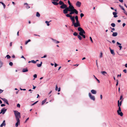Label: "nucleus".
<instances>
[{"mask_svg":"<svg viewBox=\"0 0 127 127\" xmlns=\"http://www.w3.org/2000/svg\"><path fill=\"white\" fill-rule=\"evenodd\" d=\"M31 62L34 64H35L36 63V61H34V60H32Z\"/></svg>","mask_w":127,"mask_h":127,"instance_id":"44","label":"nucleus"},{"mask_svg":"<svg viewBox=\"0 0 127 127\" xmlns=\"http://www.w3.org/2000/svg\"><path fill=\"white\" fill-rule=\"evenodd\" d=\"M58 87H57V85H56V89H55V90L56 91H57L58 90Z\"/></svg>","mask_w":127,"mask_h":127,"instance_id":"53","label":"nucleus"},{"mask_svg":"<svg viewBox=\"0 0 127 127\" xmlns=\"http://www.w3.org/2000/svg\"><path fill=\"white\" fill-rule=\"evenodd\" d=\"M2 100L4 102L7 104L9 105V103L8 102L7 100L5 98H1Z\"/></svg>","mask_w":127,"mask_h":127,"instance_id":"13","label":"nucleus"},{"mask_svg":"<svg viewBox=\"0 0 127 127\" xmlns=\"http://www.w3.org/2000/svg\"><path fill=\"white\" fill-rule=\"evenodd\" d=\"M117 44L118 45H119L118 46V47L120 48V50H121L122 48V46H121V44L120 43L117 42Z\"/></svg>","mask_w":127,"mask_h":127,"instance_id":"16","label":"nucleus"},{"mask_svg":"<svg viewBox=\"0 0 127 127\" xmlns=\"http://www.w3.org/2000/svg\"><path fill=\"white\" fill-rule=\"evenodd\" d=\"M51 39L52 40V41L54 43H55L56 44H58L60 42L59 41H57L56 40L54 39L51 38Z\"/></svg>","mask_w":127,"mask_h":127,"instance_id":"12","label":"nucleus"},{"mask_svg":"<svg viewBox=\"0 0 127 127\" xmlns=\"http://www.w3.org/2000/svg\"><path fill=\"white\" fill-rule=\"evenodd\" d=\"M118 33L117 32H113L112 34V36H113L115 37L117 35Z\"/></svg>","mask_w":127,"mask_h":127,"instance_id":"21","label":"nucleus"},{"mask_svg":"<svg viewBox=\"0 0 127 127\" xmlns=\"http://www.w3.org/2000/svg\"><path fill=\"white\" fill-rule=\"evenodd\" d=\"M73 35L75 36H78V33L76 32H75L73 33Z\"/></svg>","mask_w":127,"mask_h":127,"instance_id":"40","label":"nucleus"},{"mask_svg":"<svg viewBox=\"0 0 127 127\" xmlns=\"http://www.w3.org/2000/svg\"><path fill=\"white\" fill-rule=\"evenodd\" d=\"M7 110L6 109H5V108H3L1 110V111L0 113V114L2 113V114H4Z\"/></svg>","mask_w":127,"mask_h":127,"instance_id":"8","label":"nucleus"},{"mask_svg":"<svg viewBox=\"0 0 127 127\" xmlns=\"http://www.w3.org/2000/svg\"><path fill=\"white\" fill-rule=\"evenodd\" d=\"M36 16L37 17H39L40 16V14L38 12H37L36 14Z\"/></svg>","mask_w":127,"mask_h":127,"instance_id":"28","label":"nucleus"},{"mask_svg":"<svg viewBox=\"0 0 127 127\" xmlns=\"http://www.w3.org/2000/svg\"><path fill=\"white\" fill-rule=\"evenodd\" d=\"M17 121V122L15 124V126L16 127H17L20 124V120H16Z\"/></svg>","mask_w":127,"mask_h":127,"instance_id":"9","label":"nucleus"},{"mask_svg":"<svg viewBox=\"0 0 127 127\" xmlns=\"http://www.w3.org/2000/svg\"><path fill=\"white\" fill-rule=\"evenodd\" d=\"M5 106V105L3 104H1V107L4 106Z\"/></svg>","mask_w":127,"mask_h":127,"instance_id":"58","label":"nucleus"},{"mask_svg":"<svg viewBox=\"0 0 127 127\" xmlns=\"http://www.w3.org/2000/svg\"><path fill=\"white\" fill-rule=\"evenodd\" d=\"M21 58H24L25 60H26V58H25L23 56H22Z\"/></svg>","mask_w":127,"mask_h":127,"instance_id":"56","label":"nucleus"},{"mask_svg":"<svg viewBox=\"0 0 127 127\" xmlns=\"http://www.w3.org/2000/svg\"><path fill=\"white\" fill-rule=\"evenodd\" d=\"M0 64L1 66H2L3 65V63L1 62V61H0Z\"/></svg>","mask_w":127,"mask_h":127,"instance_id":"49","label":"nucleus"},{"mask_svg":"<svg viewBox=\"0 0 127 127\" xmlns=\"http://www.w3.org/2000/svg\"><path fill=\"white\" fill-rule=\"evenodd\" d=\"M113 15H114V17L115 18H116L118 17L117 15V13L116 12H113Z\"/></svg>","mask_w":127,"mask_h":127,"instance_id":"19","label":"nucleus"},{"mask_svg":"<svg viewBox=\"0 0 127 127\" xmlns=\"http://www.w3.org/2000/svg\"><path fill=\"white\" fill-rule=\"evenodd\" d=\"M91 92L93 94H96V91L94 90H92L91 91Z\"/></svg>","mask_w":127,"mask_h":127,"instance_id":"20","label":"nucleus"},{"mask_svg":"<svg viewBox=\"0 0 127 127\" xmlns=\"http://www.w3.org/2000/svg\"><path fill=\"white\" fill-rule=\"evenodd\" d=\"M41 65L40 64H37V67H40L41 66Z\"/></svg>","mask_w":127,"mask_h":127,"instance_id":"46","label":"nucleus"},{"mask_svg":"<svg viewBox=\"0 0 127 127\" xmlns=\"http://www.w3.org/2000/svg\"><path fill=\"white\" fill-rule=\"evenodd\" d=\"M80 36L81 35H78V37L79 39L80 40H81L82 39V37Z\"/></svg>","mask_w":127,"mask_h":127,"instance_id":"39","label":"nucleus"},{"mask_svg":"<svg viewBox=\"0 0 127 127\" xmlns=\"http://www.w3.org/2000/svg\"><path fill=\"white\" fill-rule=\"evenodd\" d=\"M122 100L120 102V101L119 100H118V107H120V106H121L122 104Z\"/></svg>","mask_w":127,"mask_h":127,"instance_id":"15","label":"nucleus"},{"mask_svg":"<svg viewBox=\"0 0 127 127\" xmlns=\"http://www.w3.org/2000/svg\"><path fill=\"white\" fill-rule=\"evenodd\" d=\"M1 3L3 5L4 8V9L5 8V7H6V5H5V4L2 2H1Z\"/></svg>","mask_w":127,"mask_h":127,"instance_id":"33","label":"nucleus"},{"mask_svg":"<svg viewBox=\"0 0 127 127\" xmlns=\"http://www.w3.org/2000/svg\"><path fill=\"white\" fill-rule=\"evenodd\" d=\"M20 105L19 103H18L17 105V107H20Z\"/></svg>","mask_w":127,"mask_h":127,"instance_id":"50","label":"nucleus"},{"mask_svg":"<svg viewBox=\"0 0 127 127\" xmlns=\"http://www.w3.org/2000/svg\"><path fill=\"white\" fill-rule=\"evenodd\" d=\"M102 52H101L100 53V58H101L102 57Z\"/></svg>","mask_w":127,"mask_h":127,"instance_id":"52","label":"nucleus"},{"mask_svg":"<svg viewBox=\"0 0 127 127\" xmlns=\"http://www.w3.org/2000/svg\"><path fill=\"white\" fill-rule=\"evenodd\" d=\"M28 70L27 68H23L22 69V72H28Z\"/></svg>","mask_w":127,"mask_h":127,"instance_id":"18","label":"nucleus"},{"mask_svg":"<svg viewBox=\"0 0 127 127\" xmlns=\"http://www.w3.org/2000/svg\"><path fill=\"white\" fill-rule=\"evenodd\" d=\"M118 114L120 115L121 116H123V114L122 112H119L117 113Z\"/></svg>","mask_w":127,"mask_h":127,"instance_id":"26","label":"nucleus"},{"mask_svg":"<svg viewBox=\"0 0 127 127\" xmlns=\"http://www.w3.org/2000/svg\"><path fill=\"white\" fill-rule=\"evenodd\" d=\"M33 77L35 78H36L37 77V75L36 74H35L33 75Z\"/></svg>","mask_w":127,"mask_h":127,"instance_id":"48","label":"nucleus"},{"mask_svg":"<svg viewBox=\"0 0 127 127\" xmlns=\"http://www.w3.org/2000/svg\"><path fill=\"white\" fill-rule=\"evenodd\" d=\"M111 25L113 27H114L115 26V24L114 23H112L111 24Z\"/></svg>","mask_w":127,"mask_h":127,"instance_id":"38","label":"nucleus"},{"mask_svg":"<svg viewBox=\"0 0 127 127\" xmlns=\"http://www.w3.org/2000/svg\"><path fill=\"white\" fill-rule=\"evenodd\" d=\"M68 3L69 5H72V4H71L70 1L69 0H68Z\"/></svg>","mask_w":127,"mask_h":127,"instance_id":"45","label":"nucleus"},{"mask_svg":"<svg viewBox=\"0 0 127 127\" xmlns=\"http://www.w3.org/2000/svg\"><path fill=\"white\" fill-rule=\"evenodd\" d=\"M70 12L69 13L70 15H72L74 13H75L77 15L78 13V12L77 10H72V11H69Z\"/></svg>","mask_w":127,"mask_h":127,"instance_id":"5","label":"nucleus"},{"mask_svg":"<svg viewBox=\"0 0 127 127\" xmlns=\"http://www.w3.org/2000/svg\"><path fill=\"white\" fill-rule=\"evenodd\" d=\"M68 11H69V10L67 8H65L63 10V13L64 14H67L68 12Z\"/></svg>","mask_w":127,"mask_h":127,"instance_id":"10","label":"nucleus"},{"mask_svg":"<svg viewBox=\"0 0 127 127\" xmlns=\"http://www.w3.org/2000/svg\"><path fill=\"white\" fill-rule=\"evenodd\" d=\"M122 9L124 11V13L127 15V12L125 11V9L123 7L122 8Z\"/></svg>","mask_w":127,"mask_h":127,"instance_id":"24","label":"nucleus"},{"mask_svg":"<svg viewBox=\"0 0 127 127\" xmlns=\"http://www.w3.org/2000/svg\"><path fill=\"white\" fill-rule=\"evenodd\" d=\"M59 4L61 5L60 6V8L62 9H64L67 8V5L61 0H60L59 1Z\"/></svg>","mask_w":127,"mask_h":127,"instance_id":"2","label":"nucleus"},{"mask_svg":"<svg viewBox=\"0 0 127 127\" xmlns=\"http://www.w3.org/2000/svg\"><path fill=\"white\" fill-rule=\"evenodd\" d=\"M123 71L125 73H126L127 72V70L126 69H125L123 70Z\"/></svg>","mask_w":127,"mask_h":127,"instance_id":"54","label":"nucleus"},{"mask_svg":"<svg viewBox=\"0 0 127 127\" xmlns=\"http://www.w3.org/2000/svg\"><path fill=\"white\" fill-rule=\"evenodd\" d=\"M67 17H70L71 16L70 15V14H67L65 15Z\"/></svg>","mask_w":127,"mask_h":127,"instance_id":"42","label":"nucleus"},{"mask_svg":"<svg viewBox=\"0 0 127 127\" xmlns=\"http://www.w3.org/2000/svg\"><path fill=\"white\" fill-rule=\"evenodd\" d=\"M58 2L56 1H52V3L54 5H57L59 4V2Z\"/></svg>","mask_w":127,"mask_h":127,"instance_id":"17","label":"nucleus"},{"mask_svg":"<svg viewBox=\"0 0 127 127\" xmlns=\"http://www.w3.org/2000/svg\"><path fill=\"white\" fill-rule=\"evenodd\" d=\"M51 20H50V21H49L48 22V21H45V23H46L47 24V26H49L50 25V24H49V23L50 22H51Z\"/></svg>","mask_w":127,"mask_h":127,"instance_id":"27","label":"nucleus"},{"mask_svg":"<svg viewBox=\"0 0 127 127\" xmlns=\"http://www.w3.org/2000/svg\"><path fill=\"white\" fill-rule=\"evenodd\" d=\"M101 73L103 75H105V74H106L107 73V72L105 71H103L101 72Z\"/></svg>","mask_w":127,"mask_h":127,"instance_id":"30","label":"nucleus"},{"mask_svg":"<svg viewBox=\"0 0 127 127\" xmlns=\"http://www.w3.org/2000/svg\"><path fill=\"white\" fill-rule=\"evenodd\" d=\"M9 64L10 65L12 66L13 65V63L12 62H10L9 63Z\"/></svg>","mask_w":127,"mask_h":127,"instance_id":"43","label":"nucleus"},{"mask_svg":"<svg viewBox=\"0 0 127 127\" xmlns=\"http://www.w3.org/2000/svg\"><path fill=\"white\" fill-rule=\"evenodd\" d=\"M16 120H20L21 118L20 113L16 110L13 111Z\"/></svg>","mask_w":127,"mask_h":127,"instance_id":"1","label":"nucleus"},{"mask_svg":"<svg viewBox=\"0 0 127 127\" xmlns=\"http://www.w3.org/2000/svg\"><path fill=\"white\" fill-rule=\"evenodd\" d=\"M47 57V55H45L43 57H41V58H45Z\"/></svg>","mask_w":127,"mask_h":127,"instance_id":"55","label":"nucleus"},{"mask_svg":"<svg viewBox=\"0 0 127 127\" xmlns=\"http://www.w3.org/2000/svg\"><path fill=\"white\" fill-rule=\"evenodd\" d=\"M74 18H75V17L74 16H73V17H71H71H70V18L72 21L74 19Z\"/></svg>","mask_w":127,"mask_h":127,"instance_id":"34","label":"nucleus"},{"mask_svg":"<svg viewBox=\"0 0 127 127\" xmlns=\"http://www.w3.org/2000/svg\"><path fill=\"white\" fill-rule=\"evenodd\" d=\"M121 108L120 107H119L118 110L117 111V113L118 112H121Z\"/></svg>","mask_w":127,"mask_h":127,"instance_id":"36","label":"nucleus"},{"mask_svg":"<svg viewBox=\"0 0 127 127\" xmlns=\"http://www.w3.org/2000/svg\"><path fill=\"white\" fill-rule=\"evenodd\" d=\"M119 6L121 8V9L123 7V6H122L120 5H119Z\"/></svg>","mask_w":127,"mask_h":127,"instance_id":"61","label":"nucleus"},{"mask_svg":"<svg viewBox=\"0 0 127 127\" xmlns=\"http://www.w3.org/2000/svg\"><path fill=\"white\" fill-rule=\"evenodd\" d=\"M75 19L76 20V22L77 23L79 22L78 20V17L77 16H76L75 17Z\"/></svg>","mask_w":127,"mask_h":127,"instance_id":"22","label":"nucleus"},{"mask_svg":"<svg viewBox=\"0 0 127 127\" xmlns=\"http://www.w3.org/2000/svg\"><path fill=\"white\" fill-rule=\"evenodd\" d=\"M110 52L111 54L113 55H115V54L113 50L110 49Z\"/></svg>","mask_w":127,"mask_h":127,"instance_id":"25","label":"nucleus"},{"mask_svg":"<svg viewBox=\"0 0 127 127\" xmlns=\"http://www.w3.org/2000/svg\"><path fill=\"white\" fill-rule=\"evenodd\" d=\"M81 36H82L84 38H85L86 36L84 35L83 34Z\"/></svg>","mask_w":127,"mask_h":127,"instance_id":"60","label":"nucleus"},{"mask_svg":"<svg viewBox=\"0 0 127 127\" xmlns=\"http://www.w3.org/2000/svg\"><path fill=\"white\" fill-rule=\"evenodd\" d=\"M3 90L0 89V94L2 92Z\"/></svg>","mask_w":127,"mask_h":127,"instance_id":"62","label":"nucleus"},{"mask_svg":"<svg viewBox=\"0 0 127 127\" xmlns=\"http://www.w3.org/2000/svg\"><path fill=\"white\" fill-rule=\"evenodd\" d=\"M78 30L79 31V34L81 36L85 33V32L84 30L81 27H79L78 28Z\"/></svg>","mask_w":127,"mask_h":127,"instance_id":"3","label":"nucleus"},{"mask_svg":"<svg viewBox=\"0 0 127 127\" xmlns=\"http://www.w3.org/2000/svg\"><path fill=\"white\" fill-rule=\"evenodd\" d=\"M81 5V3L79 1H77L76 4V5L78 7H80Z\"/></svg>","mask_w":127,"mask_h":127,"instance_id":"11","label":"nucleus"},{"mask_svg":"<svg viewBox=\"0 0 127 127\" xmlns=\"http://www.w3.org/2000/svg\"><path fill=\"white\" fill-rule=\"evenodd\" d=\"M32 86H33V89H35V88H36V87L34 86L33 85Z\"/></svg>","mask_w":127,"mask_h":127,"instance_id":"63","label":"nucleus"},{"mask_svg":"<svg viewBox=\"0 0 127 127\" xmlns=\"http://www.w3.org/2000/svg\"><path fill=\"white\" fill-rule=\"evenodd\" d=\"M89 97L91 99L94 101L95 100V97L94 96L92 95L90 93H89Z\"/></svg>","mask_w":127,"mask_h":127,"instance_id":"7","label":"nucleus"},{"mask_svg":"<svg viewBox=\"0 0 127 127\" xmlns=\"http://www.w3.org/2000/svg\"><path fill=\"white\" fill-rule=\"evenodd\" d=\"M67 8L69 10V11L76 10L74 8V7L72 5H69V6L68 7H67Z\"/></svg>","mask_w":127,"mask_h":127,"instance_id":"4","label":"nucleus"},{"mask_svg":"<svg viewBox=\"0 0 127 127\" xmlns=\"http://www.w3.org/2000/svg\"><path fill=\"white\" fill-rule=\"evenodd\" d=\"M72 25L74 23H75V19H74L73 20H72Z\"/></svg>","mask_w":127,"mask_h":127,"instance_id":"47","label":"nucleus"},{"mask_svg":"<svg viewBox=\"0 0 127 127\" xmlns=\"http://www.w3.org/2000/svg\"><path fill=\"white\" fill-rule=\"evenodd\" d=\"M74 25L75 27H78L80 26L79 22H76L74 23L72 25V26Z\"/></svg>","mask_w":127,"mask_h":127,"instance_id":"6","label":"nucleus"},{"mask_svg":"<svg viewBox=\"0 0 127 127\" xmlns=\"http://www.w3.org/2000/svg\"><path fill=\"white\" fill-rule=\"evenodd\" d=\"M74 18H75V17L74 16H73V17H71H71H70V18L72 21L74 19Z\"/></svg>","mask_w":127,"mask_h":127,"instance_id":"35","label":"nucleus"},{"mask_svg":"<svg viewBox=\"0 0 127 127\" xmlns=\"http://www.w3.org/2000/svg\"><path fill=\"white\" fill-rule=\"evenodd\" d=\"M24 5H26V7L27 9H28L30 8V7L29 5L27 3H25L24 4Z\"/></svg>","mask_w":127,"mask_h":127,"instance_id":"23","label":"nucleus"},{"mask_svg":"<svg viewBox=\"0 0 127 127\" xmlns=\"http://www.w3.org/2000/svg\"><path fill=\"white\" fill-rule=\"evenodd\" d=\"M90 40L91 42L92 43H93V40H92V37H90Z\"/></svg>","mask_w":127,"mask_h":127,"instance_id":"51","label":"nucleus"},{"mask_svg":"<svg viewBox=\"0 0 127 127\" xmlns=\"http://www.w3.org/2000/svg\"><path fill=\"white\" fill-rule=\"evenodd\" d=\"M112 42L113 43H115V41L114 40H113L112 41Z\"/></svg>","mask_w":127,"mask_h":127,"instance_id":"64","label":"nucleus"},{"mask_svg":"<svg viewBox=\"0 0 127 127\" xmlns=\"http://www.w3.org/2000/svg\"><path fill=\"white\" fill-rule=\"evenodd\" d=\"M29 118H27V119L26 120H25V123H26L27 122V121L29 120Z\"/></svg>","mask_w":127,"mask_h":127,"instance_id":"57","label":"nucleus"},{"mask_svg":"<svg viewBox=\"0 0 127 127\" xmlns=\"http://www.w3.org/2000/svg\"><path fill=\"white\" fill-rule=\"evenodd\" d=\"M31 41V40L29 39L28 40L26 41L25 42V45H26L27 44V43L29 42H30Z\"/></svg>","mask_w":127,"mask_h":127,"instance_id":"31","label":"nucleus"},{"mask_svg":"<svg viewBox=\"0 0 127 127\" xmlns=\"http://www.w3.org/2000/svg\"><path fill=\"white\" fill-rule=\"evenodd\" d=\"M93 76L95 79L99 83H100V82L99 80L94 75H93Z\"/></svg>","mask_w":127,"mask_h":127,"instance_id":"32","label":"nucleus"},{"mask_svg":"<svg viewBox=\"0 0 127 127\" xmlns=\"http://www.w3.org/2000/svg\"><path fill=\"white\" fill-rule=\"evenodd\" d=\"M84 16V14L83 13H81L80 14V16L81 18Z\"/></svg>","mask_w":127,"mask_h":127,"instance_id":"41","label":"nucleus"},{"mask_svg":"<svg viewBox=\"0 0 127 127\" xmlns=\"http://www.w3.org/2000/svg\"><path fill=\"white\" fill-rule=\"evenodd\" d=\"M6 57L7 59H10L11 58V57L10 56H9L8 55H6V56L5 57V58Z\"/></svg>","mask_w":127,"mask_h":127,"instance_id":"37","label":"nucleus"},{"mask_svg":"<svg viewBox=\"0 0 127 127\" xmlns=\"http://www.w3.org/2000/svg\"><path fill=\"white\" fill-rule=\"evenodd\" d=\"M6 125V124L5 123V121L4 120L3 121L2 123L0 126V127H2L3 126H5Z\"/></svg>","mask_w":127,"mask_h":127,"instance_id":"14","label":"nucleus"},{"mask_svg":"<svg viewBox=\"0 0 127 127\" xmlns=\"http://www.w3.org/2000/svg\"><path fill=\"white\" fill-rule=\"evenodd\" d=\"M96 66H97V67H98V65L97 64V60H96Z\"/></svg>","mask_w":127,"mask_h":127,"instance_id":"59","label":"nucleus"},{"mask_svg":"<svg viewBox=\"0 0 127 127\" xmlns=\"http://www.w3.org/2000/svg\"><path fill=\"white\" fill-rule=\"evenodd\" d=\"M46 100H47V99L46 98L42 101V103H41V104L42 105H43L44 104V103H45V102L46 101Z\"/></svg>","mask_w":127,"mask_h":127,"instance_id":"29","label":"nucleus"}]
</instances>
